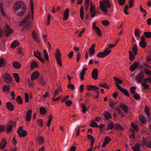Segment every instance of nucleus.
Segmentation results:
<instances>
[{"label": "nucleus", "instance_id": "6e6552de", "mask_svg": "<svg viewBox=\"0 0 151 151\" xmlns=\"http://www.w3.org/2000/svg\"><path fill=\"white\" fill-rule=\"evenodd\" d=\"M137 68H138L139 69H141L143 68V66L138 62H135L130 67V71H133Z\"/></svg>", "mask_w": 151, "mask_h": 151}, {"label": "nucleus", "instance_id": "5701e85b", "mask_svg": "<svg viewBox=\"0 0 151 151\" xmlns=\"http://www.w3.org/2000/svg\"><path fill=\"white\" fill-rule=\"evenodd\" d=\"M7 144V141L6 139H3L0 143V148L2 150L5 147Z\"/></svg>", "mask_w": 151, "mask_h": 151}, {"label": "nucleus", "instance_id": "7c9ffc66", "mask_svg": "<svg viewBox=\"0 0 151 151\" xmlns=\"http://www.w3.org/2000/svg\"><path fill=\"white\" fill-rule=\"evenodd\" d=\"M20 44V43L14 40L11 44V47L12 48H14L18 46Z\"/></svg>", "mask_w": 151, "mask_h": 151}, {"label": "nucleus", "instance_id": "864d4df0", "mask_svg": "<svg viewBox=\"0 0 151 151\" xmlns=\"http://www.w3.org/2000/svg\"><path fill=\"white\" fill-rule=\"evenodd\" d=\"M117 109L118 111L119 115L121 117H124V115L123 112L120 110V109L118 108H117Z\"/></svg>", "mask_w": 151, "mask_h": 151}, {"label": "nucleus", "instance_id": "393cba45", "mask_svg": "<svg viewBox=\"0 0 151 151\" xmlns=\"http://www.w3.org/2000/svg\"><path fill=\"white\" fill-rule=\"evenodd\" d=\"M30 18V16L29 14H28L27 16L23 19V20L20 23L19 25L20 26H22L25 24Z\"/></svg>", "mask_w": 151, "mask_h": 151}, {"label": "nucleus", "instance_id": "052dcab7", "mask_svg": "<svg viewBox=\"0 0 151 151\" xmlns=\"http://www.w3.org/2000/svg\"><path fill=\"white\" fill-rule=\"evenodd\" d=\"M82 111L83 112L85 113V112L88 110L89 107H86L84 104L82 105Z\"/></svg>", "mask_w": 151, "mask_h": 151}, {"label": "nucleus", "instance_id": "79ce46f5", "mask_svg": "<svg viewBox=\"0 0 151 151\" xmlns=\"http://www.w3.org/2000/svg\"><path fill=\"white\" fill-rule=\"evenodd\" d=\"M139 118L142 124H145L146 120L145 118L142 115H140L139 116Z\"/></svg>", "mask_w": 151, "mask_h": 151}, {"label": "nucleus", "instance_id": "680f3d73", "mask_svg": "<svg viewBox=\"0 0 151 151\" xmlns=\"http://www.w3.org/2000/svg\"><path fill=\"white\" fill-rule=\"evenodd\" d=\"M25 102L28 103L29 101V96L27 93H25Z\"/></svg>", "mask_w": 151, "mask_h": 151}, {"label": "nucleus", "instance_id": "412c9836", "mask_svg": "<svg viewBox=\"0 0 151 151\" xmlns=\"http://www.w3.org/2000/svg\"><path fill=\"white\" fill-rule=\"evenodd\" d=\"M94 6H95L93 5ZM90 10L91 13V17L92 18H93L96 14V13L95 11V9L94 7H93L92 4V2H91V5L90 7Z\"/></svg>", "mask_w": 151, "mask_h": 151}, {"label": "nucleus", "instance_id": "8fccbe9b", "mask_svg": "<svg viewBox=\"0 0 151 151\" xmlns=\"http://www.w3.org/2000/svg\"><path fill=\"white\" fill-rule=\"evenodd\" d=\"M129 59L130 60H133L134 58V56L133 55L132 52L131 51L129 52Z\"/></svg>", "mask_w": 151, "mask_h": 151}, {"label": "nucleus", "instance_id": "774afa93", "mask_svg": "<svg viewBox=\"0 0 151 151\" xmlns=\"http://www.w3.org/2000/svg\"><path fill=\"white\" fill-rule=\"evenodd\" d=\"M102 24L105 26H107L109 25V22L106 20L103 21L102 22Z\"/></svg>", "mask_w": 151, "mask_h": 151}, {"label": "nucleus", "instance_id": "f257e3e1", "mask_svg": "<svg viewBox=\"0 0 151 151\" xmlns=\"http://www.w3.org/2000/svg\"><path fill=\"white\" fill-rule=\"evenodd\" d=\"M14 9L17 16L22 17L25 13L27 7L22 1H18L16 2L13 6Z\"/></svg>", "mask_w": 151, "mask_h": 151}, {"label": "nucleus", "instance_id": "4468645a", "mask_svg": "<svg viewBox=\"0 0 151 151\" xmlns=\"http://www.w3.org/2000/svg\"><path fill=\"white\" fill-rule=\"evenodd\" d=\"M32 25L31 22V21H29L28 23L22 27V31L24 32L27 31L29 30Z\"/></svg>", "mask_w": 151, "mask_h": 151}, {"label": "nucleus", "instance_id": "dca6fc26", "mask_svg": "<svg viewBox=\"0 0 151 151\" xmlns=\"http://www.w3.org/2000/svg\"><path fill=\"white\" fill-rule=\"evenodd\" d=\"M32 113V110L29 109L27 111L26 113V120L27 122H29L30 121Z\"/></svg>", "mask_w": 151, "mask_h": 151}, {"label": "nucleus", "instance_id": "37998d69", "mask_svg": "<svg viewBox=\"0 0 151 151\" xmlns=\"http://www.w3.org/2000/svg\"><path fill=\"white\" fill-rule=\"evenodd\" d=\"M67 88L72 91H73L75 89L74 86L70 83H68Z\"/></svg>", "mask_w": 151, "mask_h": 151}, {"label": "nucleus", "instance_id": "1a4fd4ad", "mask_svg": "<svg viewBox=\"0 0 151 151\" xmlns=\"http://www.w3.org/2000/svg\"><path fill=\"white\" fill-rule=\"evenodd\" d=\"M17 133L20 137H24L27 135V132L23 130L22 126H20L18 128Z\"/></svg>", "mask_w": 151, "mask_h": 151}, {"label": "nucleus", "instance_id": "423d86ee", "mask_svg": "<svg viewBox=\"0 0 151 151\" xmlns=\"http://www.w3.org/2000/svg\"><path fill=\"white\" fill-rule=\"evenodd\" d=\"M2 77L6 83H11L12 82V77L8 73L4 74L2 75Z\"/></svg>", "mask_w": 151, "mask_h": 151}, {"label": "nucleus", "instance_id": "bf43d9fd", "mask_svg": "<svg viewBox=\"0 0 151 151\" xmlns=\"http://www.w3.org/2000/svg\"><path fill=\"white\" fill-rule=\"evenodd\" d=\"M133 149L134 151H139L140 146L138 144H136L133 148Z\"/></svg>", "mask_w": 151, "mask_h": 151}, {"label": "nucleus", "instance_id": "473e14b6", "mask_svg": "<svg viewBox=\"0 0 151 151\" xmlns=\"http://www.w3.org/2000/svg\"><path fill=\"white\" fill-rule=\"evenodd\" d=\"M16 101L18 102L19 104H21L23 103V100L21 97L20 96H18L17 97Z\"/></svg>", "mask_w": 151, "mask_h": 151}, {"label": "nucleus", "instance_id": "58836bf2", "mask_svg": "<svg viewBox=\"0 0 151 151\" xmlns=\"http://www.w3.org/2000/svg\"><path fill=\"white\" fill-rule=\"evenodd\" d=\"M104 116L106 120L109 119L111 118V115L108 112H105L104 114Z\"/></svg>", "mask_w": 151, "mask_h": 151}, {"label": "nucleus", "instance_id": "b1692460", "mask_svg": "<svg viewBox=\"0 0 151 151\" xmlns=\"http://www.w3.org/2000/svg\"><path fill=\"white\" fill-rule=\"evenodd\" d=\"M6 105V108L9 111H12L14 110V106L12 103L7 102Z\"/></svg>", "mask_w": 151, "mask_h": 151}, {"label": "nucleus", "instance_id": "f03ea898", "mask_svg": "<svg viewBox=\"0 0 151 151\" xmlns=\"http://www.w3.org/2000/svg\"><path fill=\"white\" fill-rule=\"evenodd\" d=\"M111 6V3L109 0H103V2L100 1L99 8L102 11L107 12V9L110 8Z\"/></svg>", "mask_w": 151, "mask_h": 151}, {"label": "nucleus", "instance_id": "cd10ccee", "mask_svg": "<svg viewBox=\"0 0 151 151\" xmlns=\"http://www.w3.org/2000/svg\"><path fill=\"white\" fill-rule=\"evenodd\" d=\"M87 70L86 68H83L80 72L79 74L80 78L82 81L84 80V76L86 73V71Z\"/></svg>", "mask_w": 151, "mask_h": 151}, {"label": "nucleus", "instance_id": "bb28decb", "mask_svg": "<svg viewBox=\"0 0 151 151\" xmlns=\"http://www.w3.org/2000/svg\"><path fill=\"white\" fill-rule=\"evenodd\" d=\"M111 139L109 137H106L103 141L102 147H104L106 145L111 141Z\"/></svg>", "mask_w": 151, "mask_h": 151}, {"label": "nucleus", "instance_id": "f8f14e48", "mask_svg": "<svg viewBox=\"0 0 151 151\" xmlns=\"http://www.w3.org/2000/svg\"><path fill=\"white\" fill-rule=\"evenodd\" d=\"M144 74L142 72L139 73L135 77L136 81L138 83H141L144 78Z\"/></svg>", "mask_w": 151, "mask_h": 151}, {"label": "nucleus", "instance_id": "f704fd0d", "mask_svg": "<svg viewBox=\"0 0 151 151\" xmlns=\"http://www.w3.org/2000/svg\"><path fill=\"white\" fill-rule=\"evenodd\" d=\"M9 86L4 85L2 88V90L4 92H6L7 91L8 93L9 92Z\"/></svg>", "mask_w": 151, "mask_h": 151}, {"label": "nucleus", "instance_id": "4be33fe9", "mask_svg": "<svg viewBox=\"0 0 151 151\" xmlns=\"http://www.w3.org/2000/svg\"><path fill=\"white\" fill-rule=\"evenodd\" d=\"M98 73L97 69H93L92 72V78L95 80H96L98 78Z\"/></svg>", "mask_w": 151, "mask_h": 151}, {"label": "nucleus", "instance_id": "ddd939ff", "mask_svg": "<svg viewBox=\"0 0 151 151\" xmlns=\"http://www.w3.org/2000/svg\"><path fill=\"white\" fill-rule=\"evenodd\" d=\"M34 56L37 58H38L42 63H44L45 62V60L41 57V53L39 52L38 50H35L34 51Z\"/></svg>", "mask_w": 151, "mask_h": 151}, {"label": "nucleus", "instance_id": "9b49d317", "mask_svg": "<svg viewBox=\"0 0 151 151\" xmlns=\"http://www.w3.org/2000/svg\"><path fill=\"white\" fill-rule=\"evenodd\" d=\"M140 46L142 48H145L147 45V42L145 41V37L142 35L141 37V40L139 42Z\"/></svg>", "mask_w": 151, "mask_h": 151}, {"label": "nucleus", "instance_id": "4d7b16f0", "mask_svg": "<svg viewBox=\"0 0 151 151\" xmlns=\"http://www.w3.org/2000/svg\"><path fill=\"white\" fill-rule=\"evenodd\" d=\"M133 97L137 100H139L141 99L137 93L134 94L133 96Z\"/></svg>", "mask_w": 151, "mask_h": 151}, {"label": "nucleus", "instance_id": "4c0bfd02", "mask_svg": "<svg viewBox=\"0 0 151 151\" xmlns=\"http://www.w3.org/2000/svg\"><path fill=\"white\" fill-rule=\"evenodd\" d=\"M6 63L4 61V59L3 58H0V67L1 66H5Z\"/></svg>", "mask_w": 151, "mask_h": 151}, {"label": "nucleus", "instance_id": "09e8293b", "mask_svg": "<svg viewBox=\"0 0 151 151\" xmlns=\"http://www.w3.org/2000/svg\"><path fill=\"white\" fill-rule=\"evenodd\" d=\"M44 58L45 60L48 61L49 60V58L48 53L46 50H44Z\"/></svg>", "mask_w": 151, "mask_h": 151}, {"label": "nucleus", "instance_id": "9d476101", "mask_svg": "<svg viewBox=\"0 0 151 151\" xmlns=\"http://www.w3.org/2000/svg\"><path fill=\"white\" fill-rule=\"evenodd\" d=\"M116 86L118 89L121 91L122 93L126 96L129 97V95L128 90L126 89H124L122 88L120 85H118L116 84Z\"/></svg>", "mask_w": 151, "mask_h": 151}, {"label": "nucleus", "instance_id": "13d9d810", "mask_svg": "<svg viewBox=\"0 0 151 151\" xmlns=\"http://www.w3.org/2000/svg\"><path fill=\"white\" fill-rule=\"evenodd\" d=\"M136 88L134 86H132L130 88L131 92L132 94H135V90Z\"/></svg>", "mask_w": 151, "mask_h": 151}, {"label": "nucleus", "instance_id": "c03bdc74", "mask_svg": "<svg viewBox=\"0 0 151 151\" xmlns=\"http://www.w3.org/2000/svg\"><path fill=\"white\" fill-rule=\"evenodd\" d=\"M115 127L116 129L120 130H123L124 129V128L120 124L118 123H116L115 126Z\"/></svg>", "mask_w": 151, "mask_h": 151}, {"label": "nucleus", "instance_id": "e2e57ef3", "mask_svg": "<svg viewBox=\"0 0 151 151\" xmlns=\"http://www.w3.org/2000/svg\"><path fill=\"white\" fill-rule=\"evenodd\" d=\"M38 139L40 143L41 144H43L44 142V139L42 137H38Z\"/></svg>", "mask_w": 151, "mask_h": 151}, {"label": "nucleus", "instance_id": "c9c22d12", "mask_svg": "<svg viewBox=\"0 0 151 151\" xmlns=\"http://www.w3.org/2000/svg\"><path fill=\"white\" fill-rule=\"evenodd\" d=\"M132 50L134 55H137V53L138 51L137 46L136 44H134L133 45Z\"/></svg>", "mask_w": 151, "mask_h": 151}, {"label": "nucleus", "instance_id": "3c124183", "mask_svg": "<svg viewBox=\"0 0 151 151\" xmlns=\"http://www.w3.org/2000/svg\"><path fill=\"white\" fill-rule=\"evenodd\" d=\"M145 36L147 38H151V32H146L144 33Z\"/></svg>", "mask_w": 151, "mask_h": 151}, {"label": "nucleus", "instance_id": "de8ad7c7", "mask_svg": "<svg viewBox=\"0 0 151 151\" xmlns=\"http://www.w3.org/2000/svg\"><path fill=\"white\" fill-rule=\"evenodd\" d=\"M39 81L41 83V84L44 86L46 84V82L44 81V78L43 77H40L39 79Z\"/></svg>", "mask_w": 151, "mask_h": 151}, {"label": "nucleus", "instance_id": "5fc2aeb1", "mask_svg": "<svg viewBox=\"0 0 151 151\" xmlns=\"http://www.w3.org/2000/svg\"><path fill=\"white\" fill-rule=\"evenodd\" d=\"M145 72L146 75L148 76H151V70H150L147 68L145 69Z\"/></svg>", "mask_w": 151, "mask_h": 151}, {"label": "nucleus", "instance_id": "a211bd4d", "mask_svg": "<svg viewBox=\"0 0 151 151\" xmlns=\"http://www.w3.org/2000/svg\"><path fill=\"white\" fill-rule=\"evenodd\" d=\"M32 37L34 41L37 42L38 43L40 42L39 37L38 36H37V34L35 30H33L32 31Z\"/></svg>", "mask_w": 151, "mask_h": 151}, {"label": "nucleus", "instance_id": "a878e982", "mask_svg": "<svg viewBox=\"0 0 151 151\" xmlns=\"http://www.w3.org/2000/svg\"><path fill=\"white\" fill-rule=\"evenodd\" d=\"M99 89V87L95 86H89L87 87L88 90H93L96 91V92L98 94L99 93V92L98 91Z\"/></svg>", "mask_w": 151, "mask_h": 151}, {"label": "nucleus", "instance_id": "ea45409f", "mask_svg": "<svg viewBox=\"0 0 151 151\" xmlns=\"http://www.w3.org/2000/svg\"><path fill=\"white\" fill-rule=\"evenodd\" d=\"M145 112L147 115V116L148 118V119L150 120V112L149 109V108L147 106H146L145 109Z\"/></svg>", "mask_w": 151, "mask_h": 151}, {"label": "nucleus", "instance_id": "0eeeda50", "mask_svg": "<svg viewBox=\"0 0 151 151\" xmlns=\"http://www.w3.org/2000/svg\"><path fill=\"white\" fill-rule=\"evenodd\" d=\"M4 34L7 37H8L10 34L14 32V30L11 29L10 26L6 24L4 28Z\"/></svg>", "mask_w": 151, "mask_h": 151}, {"label": "nucleus", "instance_id": "c85d7f7f", "mask_svg": "<svg viewBox=\"0 0 151 151\" xmlns=\"http://www.w3.org/2000/svg\"><path fill=\"white\" fill-rule=\"evenodd\" d=\"M12 66L14 68L16 69H19L21 65V63L18 61H13L12 63Z\"/></svg>", "mask_w": 151, "mask_h": 151}, {"label": "nucleus", "instance_id": "338daca9", "mask_svg": "<svg viewBox=\"0 0 151 151\" xmlns=\"http://www.w3.org/2000/svg\"><path fill=\"white\" fill-rule=\"evenodd\" d=\"M129 4L130 8L132 7L134 4V0H129Z\"/></svg>", "mask_w": 151, "mask_h": 151}, {"label": "nucleus", "instance_id": "a19ab883", "mask_svg": "<svg viewBox=\"0 0 151 151\" xmlns=\"http://www.w3.org/2000/svg\"><path fill=\"white\" fill-rule=\"evenodd\" d=\"M99 86L101 87H103L107 89H109V86L107 85V83L106 82L100 84H99Z\"/></svg>", "mask_w": 151, "mask_h": 151}, {"label": "nucleus", "instance_id": "69168bd1", "mask_svg": "<svg viewBox=\"0 0 151 151\" xmlns=\"http://www.w3.org/2000/svg\"><path fill=\"white\" fill-rule=\"evenodd\" d=\"M143 144L144 145L147 146L148 147L151 148V142H150L147 143L146 142L144 141Z\"/></svg>", "mask_w": 151, "mask_h": 151}, {"label": "nucleus", "instance_id": "39448f33", "mask_svg": "<svg viewBox=\"0 0 151 151\" xmlns=\"http://www.w3.org/2000/svg\"><path fill=\"white\" fill-rule=\"evenodd\" d=\"M111 52V50L107 48L103 52H99L97 55V56L100 58H103L109 54Z\"/></svg>", "mask_w": 151, "mask_h": 151}, {"label": "nucleus", "instance_id": "6e6d98bb", "mask_svg": "<svg viewBox=\"0 0 151 151\" xmlns=\"http://www.w3.org/2000/svg\"><path fill=\"white\" fill-rule=\"evenodd\" d=\"M37 122L38 123L40 127H42L44 125V122L42 120L39 119L37 120Z\"/></svg>", "mask_w": 151, "mask_h": 151}, {"label": "nucleus", "instance_id": "c756f323", "mask_svg": "<svg viewBox=\"0 0 151 151\" xmlns=\"http://www.w3.org/2000/svg\"><path fill=\"white\" fill-rule=\"evenodd\" d=\"M108 128L106 129L108 130L109 129H112L114 127V125L113 122L110 121L107 124Z\"/></svg>", "mask_w": 151, "mask_h": 151}, {"label": "nucleus", "instance_id": "20e7f679", "mask_svg": "<svg viewBox=\"0 0 151 151\" xmlns=\"http://www.w3.org/2000/svg\"><path fill=\"white\" fill-rule=\"evenodd\" d=\"M132 129H131L130 130L132 132L131 135L130 136V139L132 138L134 139L135 137V131H137L139 130V128L137 125L133 123L131 124Z\"/></svg>", "mask_w": 151, "mask_h": 151}, {"label": "nucleus", "instance_id": "72a5a7b5", "mask_svg": "<svg viewBox=\"0 0 151 151\" xmlns=\"http://www.w3.org/2000/svg\"><path fill=\"white\" fill-rule=\"evenodd\" d=\"M13 76L15 79L16 82L17 83H19V82L20 78L18 74L17 73H14L13 74Z\"/></svg>", "mask_w": 151, "mask_h": 151}, {"label": "nucleus", "instance_id": "49530a36", "mask_svg": "<svg viewBox=\"0 0 151 151\" xmlns=\"http://www.w3.org/2000/svg\"><path fill=\"white\" fill-rule=\"evenodd\" d=\"M114 78L116 82V83H115V85L116 86V84L118 85H119L118 84H121L123 82V81L119 79L118 78H116V77H114Z\"/></svg>", "mask_w": 151, "mask_h": 151}, {"label": "nucleus", "instance_id": "7ed1b4c3", "mask_svg": "<svg viewBox=\"0 0 151 151\" xmlns=\"http://www.w3.org/2000/svg\"><path fill=\"white\" fill-rule=\"evenodd\" d=\"M55 57L58 65L60 67L62 66V64L61 59V54L60 52V50L58 49H57L56 50Z\"/></svg>", "mask_w": 151, "mask_h": 151}, {"label": "nucleus", "instance_id": "6ab92c4d", "mask_svg": "<svg viewBox=\"0 0 151 151\" xmlns=\"http://www.w3.org/2000/svg\"><path fill=\"white\" fill-rule=\"evenodd\" d=\"M40 74L38 71H34L31 75V79L32 81L37 79L38 78Z\"/></svg>", "mask_w": 151, "mask_h": 151}, {"label": "nucleus", "instance_id": "0e129e2a", "mask_svg": "<svg viewBox=\"0 0 151 151\" xmlns=\"http://www.w3.org/2000/svg\"><path fill=\"white\" fill-rule=\"evenodd\" d=\"M116 103L117 102H113L111 100H110L109 102V104L112 108H114V106L115 105Z\"/></svg>", "mask_w": 151, "mask_h": 151}, {"label": "nucleus", "instance_id": "603ef678", "mask_svg": "<svg viewBox=\"0 0 151 151\" xmlns=\"http://www.w3.org/2000/svg\"><path fill=\"white\" fill-rule=\"evenodd\" d=\"M142 86L143 87L144 89H149V86L145 82H143L142 83Z\"/></svg>", "mask_w": 151, "mask_h": 151}, {"label": "nucleus", "instance_id": "f3484780", "mask_svg": "<svg viewBox=\"0 0 151 151\" xmlns=\"http://www.w3.org/2000/svg\"><path fill=\"white\" fill-rule=\"evenodd\" d=\"M10 124L9 122L5 126V128H6V131L7 133H10L13 130V125Z\"/></svg>", "mask_w": 151, "mask_h": 151}, {"label": "nucleus", "instance_id": "e433bc0d", "mask_svg": "<svg viewBox=\"0 0 151 151\" xmlns=\"http://www.w3.org/2000/svg\"><path fill=\"white\" fill-rule=\"evenodd\" d=\"M47 112V110L45 108L41 107L40 108V114L42 115H43L46 114Z\"/></svg>", "mask_w": 151, "mask_h": 151}, {"label": "nucleus", "instance_id": "a18cd8bd", "mask_svg": "<svg viewBox=\"0 0 151 151\" xmlns=\"http://www.w3.org/2000/svg\"><path fill=\"white\" fill-rule=\"evenodd\" d=\"M3 4L2 3H0V10L1 12V13L2 15L5 16L6 15L5 12L4 10V9L2 7Z\"/></svg>", "mask_w": 151, "mask_h": 151}, {"label": "nucleus", "instance_id": "2f4dec72", "mask_svg": "<svg viewBox=\"0 0 151 151\" xmlns=\"http://www.w3.org/2000/svg\"><path fill=\"white\" fill-rule=\"evenodd\" d=\"M119 106L122 109L125 113H126L128 111V107L125 105L123 104H120Z\"/></svg>", "mask_w": 151, "mask_h": 151}, {"label": "nucleus", "instance_id": "aec40b11", "mask_svg": "<svg viewBox=\"0 0 151 151\" xmlns=\"http://www.w3.org/2000/svg\"><path fill=\"white\" fill-rule=\"evenodd\" d=\"M92 27L94 30L98 35L99 36H101V32L99 27H96V23L94 22L92 25Z\"/></svg>", "mask_w": 151, "mask_h": 151}, {"label": "nucleus", "instance_id": "2eb2a0df", "mask_svg": "<svg viewBox=\"0 0 151 151\" xmlns=\"http://www.w3.org/2000/svg\"><path fill=\"white\" fill-rule=\"evenodd\" d=\"M39 67V65L36 61L33 60L31 61L30 65V69L32 70L35 68H37Z\"/></svg>", "mask_w": 151, "mask_h": 151}]
</instances>
